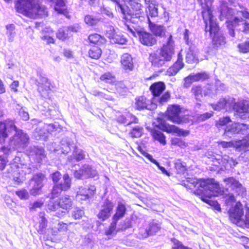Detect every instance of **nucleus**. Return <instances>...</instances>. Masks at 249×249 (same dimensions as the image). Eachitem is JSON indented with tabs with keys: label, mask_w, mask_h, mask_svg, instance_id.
<instances>
[{
	"label": "nucleus",
	"mask_w": 249,
	"mask_h": 249,
	"mask_svg": "<svg viewBox=\"0 0 249 249\" xmlns=\"http://www.w3.org/2000/svg\"><path fill=\"white\" fill-rule=\"evenodd\" d=\"M196 189L193 193L198 196L204 202L212 206L219 212L221 211L220 204L216 200H211L212 196H218L224 194L218 182L213 178H202L196 179L192 183Z\"/></svg>",
	"instance_id": "1"
},
{
	"label": "nucleus",
	"mask_w": 249,
	"mask_h": 249,
	"mask_svg": "<svg viewBox=\"0 0 249 249\" xmlns=\"http://www.w3.org/2000/svg\"><path fill=\"white\" fill-rule=\"evenodd\" d=\"M17 12L32 19L45 18L48 15L46 7L34 0H17L15 3Z\"/></svg>",
	"instance_id": "2"
},
{
	"label": "nucleus",
	"mask_w": 249,
	"mask_h": 249,
	"mask_svg": "<svg viewBox=\"0 0 249 249\" xmlns=\"http://www.w3.org/2000/svg\"><path fill=\"white\" fill-rule=\"evenodd\" d=\"M205 0H198L201 7V15L204 23V31L219 25L214 19L212 8V2Z\"/></svg>",
	"instance_id": "3"
},
{
	"label": "nucleus",
	"mask_w": 249,
	"mask_h": 249,
	"mask_svg": "<svg viewBox=\"0 0 249 249\" xmlns=\"http://www.w3.org/2000/svg\"><path fill=\"white\" fill-rule=\"evenodd\" d=\"M73 205V202L71 196L65 195L58 198L52 205H50L49 209L52 211H55L59 208L63 210L56 213V216L61 218L69 212L72 208Z\"/></svg>",
	"instance_id": "4"
},
{
	"label": "nucleus",
	"mask_w": 249,
	"mask_h": 249,
	"mask_svg": "<svg viewBox=\"0 0 249 249\" xmlns=\"http://www.w3.org/2000/svg\"><path fill=\"white\" fill-rule=\"evenodd\" d=\"M166 89V85L163 82L158 81L152 83L149 87V90L153 98L159 97L158 102L163 105L167 103L171 97L169 91H167L162 94Z\"/></svg>",
	"instance_id": "5"
},
{
	"label": "nucleus",
	"mask_w": 249,
	"mask_h": 249,
	"mask_svg": "<svg viewBox=\"0 0 249 249\" xmlns=\"http://www.w3.org/2000/svg\"><path fill=\"white\" fill-rule=\"evenodd\" d=\"M231 123V120L229 116H225L220 118L215 122V126L217 128L225 126L224 134H227L229 133L232 134H239L241 131L242 126L248 127V125L244 124L232 123L228 125V124Z\"/></svg>",
	"instance_id": "6"
},
{
	"label": "nucleus",
	"mask_w": 249,
	"mask_h": 249,
	"mask_svg": "<svg viewBox=\"0 0 249 249\" xmlns=\"http://www.w3.org/2000/svg\"><path fill=\"white\" fill-rule=\"evenodd\" d=\"M181 108L179 105H169L165 112V116L166 118L171 122L175 124H181L187 122L185 121L184 117L182 116Z\"/></svg>",
	"instance_id": "7"
},
{
	"label": "nucleus",
	"mask_w": 249,
	"mask_h": 249,
	"mask_svg": "<svg viewBox=\"0 0 249 249\" xmlns=\"http://www.w3.org/2000/svg\"><path fill=\"white\" fill-rule=\"evenodd\" d=\"M217 144L223 148L232 147L239 151L246 152L249 148V134L241 140L229 142L220 141L217 142Z\"/></svg>",
	"instance_id": "8"
},
{
	"label": "nucleus",
	"mask_w": 249,
	"mask_h": 249,
	"mask_svg": "<svg viewBox=\"0 0 249 249\" xmlns=\"http://www.w3.org/2000/svg\"><path fill=\"white\" fill-rule=\"evenodd\" d=\"M205 33H209L212 40V44L214 48L217 49L224 46L226 43V38L221 33L219 25L204 31Z\"/></svg>",
	"instance_id": "9"
},
{
	"label": "nucleus",
	"mask_w": 249,
	"mask_h": 249,
	"mask_svg": "<svg viewBox=\"0 0 249 249\" xmlns=\"http://www.w3.org/2000/svg\"><path fill=\"white\" fill-rule=\"evenodd\" d=\"M122 13L125 16H130L132 18H139L142 17L143 11L142 5L134 1H130L128 5L125 7L121 4L119 5Z\"/></svg>",
	"instance_id": "10"
},
{
	"label": "nucleus",
	"mask_w": 249,
	"mask_h": 249,
	"mask_svg": "<svg viewBox=\"0 0 249 249\" xmlns=\"http://www.w3.org/2000/svg\"><path fill=\"white\" fill-rule=\"evenodd\" d=\"M160 53L164 63L172 60L175 53V50L174 41L171 35H169L166 44H163L160 47Z\"/></svg>",
	"instance_id": "11"
},
{
	"label": "nucleus",
	"mask_w": 249,
	"mask_h": 249,
	"mask_svg": "<svg viewBox=\"0 0 249 249\" xmlns=\"http://www.w3.org/2000/svg\"><path fill=\"white\" fill-rule=\"evenodd\" d=\"M157 127L164 132L169 134L176 133L178 136L186 137L190 134L189 130L181 129L175 125L167 123L164 120L160 122Z\"/></svg>",
	"instance_id": "12"
},
{
	"label": "nucleus",
	"mask_w": 249,
	"mask_h": 249,
	"mask_svg": "<svg viewBox=\"0 0 249 249\" xmlns=\"http://www.w3.org/2000/svg\"><path fill=\"white\" fill-rule=\"evenodd\" d=\"M45 178V175L42 173H38L34 175L30 179V183L33 184L32 187L30 190V193L31 195L36 196L40 194L41 189L44 186L43 181Z\"/></svg>",
	"instance_id": "13"
},
{
	"label": "nucleus",
	"mask_w": 249,
	"mask_h": 249,
	"mask_svg": "<svg viewBox=\"0 0 249 249\" xmlns=\"http://www.w3.org/2000/svg\"><path fill=\"white\" fill-rule=\"evenodd\" d=\"M114 208L113 202L106 198L101 205V208L97 214V217L101 221H105L108 219L111 216Z\"/></svg>",
	"instance_id": "14"
},
{
	"label": "nucleus",
	"mask_w": 249,
	"mask_h": 249,
	"mask_svg": "<svg viewBox=\"0 0 249 249\" xmlns=\"http://www.w3.org/2000/svg\"><path fill=\"white\" fill-rule=\"evenodd\" d=\"M244 208L241 201H237L235 204L231 206L228 210V213L229 219L234 224L244 216Z\"/></svg>",
	"instance_id": "15"
},
{
	"label": "nucleus",
	"mask_w": 249,
	"mask_h": 249,
	"mask_svg": "<svg viewBox=\"0 0 249 249\" xmlns=\"http://www.w3.org/2000/svg\"><path fill=\"white\" fill-rule=\"evenodd\" d=\"M209 78L208 74L206 72L191 73L184 78L183 86L184 88H189L193 83L199 81H204Z\"/></svg>",
	"instance_id": "16"
},
{
	"label": "nucleus",
	"mask_w": 249,
	"mask_h": 249,
	"mask_svg": "<svg viewBox=\"0 0 249 249\" xmlns=\"http://www.w3.org/2000/svg\"><path fill=\"white\" fill-rule=\"evenodd\" d=\"M223 181L227 185L231 187V190L234 191L236 196H242L246 194L247 191L246 188L234 177L225 178Z\"/></svg>",
	"instance_id": "17"
},
{
	"label": "nucleus",
	"mask_w": 249,
	"mask_h": 249,
	"mask_svg": "<svg viewBox=\"0 0 249 249\" xmlns=\"http://www.w3.org/2000/svg\"><path fill=\"white\" fill-rule=\"evenodd\" d=\"M10 128L16 130L17 126L15 124L14 121L11 119H6L0 121V143H4L6 139L8 137L7 126Z\"/></svg>",
	"instance_id": "18"
},
{
	"label": "nucleus",
	"mask_w": 249,
	"mask_h": 249,
	"mask_svg": "<svg viewBox=\"0 0 249 249\" xmlns=\"http://www.w3.org/2000/svg\"><path fill=\"white\" fill-rule=\"evenodd\" d=\"M137 33L139 41L143 45L151 47L157 44V39L151 33L140 31Z\"/></svg>",
	"instance_id": "19"
},
{
	"label": "nucleus",
	"mask_w": 249,
	"mask_h": 249,
	"mask_svg": "<svg viewBox=\"0 0 249 249\" xmlns=\"http://www.w3.org/2000/svg\"><path fill=\"white\" fill-rule=\"evenodd\" d=\"M147 23L149 30L155 37L162 38L165 37L166 30L163 25L158 24L155 22L152 21L149 18H148Z\"/></svg>",
	"instance_id": "20"
},
{
	"label": "nucleus",
	"mask_w": 249,
	"mask_h": 249,
	"mask_svg": "<svg viewBox=\"0 0 249 249\" xmlns=\"http://www.w3.org/2000/svg\"><path fill=\"white\" fill-rule=\"evenodd\" d=\"M96 192L94 185H89L79 188L76 193V196L81 200H86L92 197Z\"/></svg>",
	"instance_id": "21"
},
{
	"label": "nucleus",
	"mask_w": 249,
	"mask_h": 249,
	"mask_svg": "<svg viewBox=\"0 0 249 249\" xmlns=\"http://www.w3.org/2000/svg\"><path fill=\"white\" fill-rule=\"evenodd\" d=\"M161 229L159 223L151 222L149 224L146 229H141L138 233L140 238L144 239L149 236H152L158 232Z\"/></svg>",
	"instance_id": "22"
},
{
	"label": "nucleus",
	"mask_w": 249,
	"mask_h": 249,
	"mask_svg": "<svg viewBox=\"0 0 249 249\" xmlns=\"http://www.w3.org/2000/svg\"><path fill=\"white\" fill-rule=\"evenodd\" d=\"M76 32L77 30L74 27H63L58 30L56 36L58 39L65 41L72 36L73 34Z\"/></svg>",
	"instance_id": "23"
},
{
	"label": "nucleus",
	"mask_w": 249,
	"mask_h": 249,
	"mask_svg": "<svg viewBox=\"0 0 249 249\" xmlns=\"http://www.w3.org/2000/svg\"><path fill=\"white\" fill-rule=\"evenodd\" d=\"M121 64L123 69L125 71H132L134 69L133 58L130 54L127 53L123 54L121 57Z\"/></svg>",
	"instance_id": "24"
},
{
	"label": "nucleus",
	"mask_w": 249,
	"mask_h": 249,
	"mask_svg": "<svg viewBox=\"0 0 249 249\" xmlns=\"http://www.w3.org/2000/svg\"><path fill=\"white\" fill-rule=\"evenodd\" d=\"M149 131L154 141L158 142L163 145L166 144V136L161 131L155 128H150Z\"/></svg>",
	"instance_id": "25"
},
{
	"label": "nucleus",
	"mask_w": 249,
	"mask_h": 249,
	"mask_svg": "<svg viewBox=\"0 0 249 249\" xmlns=\"http://www.w3.org/2000/svg\"><path fill=\"white\" fill-rule=\"evenodd\" d=\"M87 40L89 45H94V46H101L104 44L106 41L103 36L97 33L90 34Z\"/></svg>",
	"instance_id": "26"
},
{
	"label": "nucleus",
	"mask_w": 249,
	"mask_h": 249,
	"mask_svg": "<svg viewBox=\"0 0 249 249\" xmlns=\"http://www.w3.org/2000/svg\"><path fill=\"white\" fill-rule=\"evenodd\" d=\"M126 207L125 204L122 202H119L116 207L115 212L112 217V219L118 221L124 217L126 214Z\"/></svg>",
	"instance_id": "27"
},
{
	"label": "nucleus",
	"mask_w": 249,
	"mask_h": 249,
	"mask_svg": "<svg viewBox=\"0 0 249 249\" xmlns=\"http://www.w3.org/2000/svg\"><path fill=\"white\" fill-rule=\"evenodd\" d=\"M148 60L151 65L155 67L160 68L165 64L160 53L155 52L149 53Z\"/></svg>",
	"instance_id": "28"
},
{
	"label": "nucleus",
	"mask_w": 249,
	"mask_h": 249,
	"mask_svg": "<svg viewBox=\"0 0 249 249\" xmlns=\"http://www.w3.org/2000/svg\"><path fill=\"white\" fill-rule=\"evenodd\" d=\"M118 222L115 220L112 219V222L110 223L108 228L105 231V234L107 236H109L115 234L117 232L120 231H124L127 228V226L125 225H122L121 227L117 229V225Z\"/></svg>",
	"instance_id": "29"
},
{
	"label": "nucleus",
	"mask_w": 249,
	"mask_h": 249,
	"mask_svg": "<svg viewBox=\"0 0 249 249\" xmlns=\"http://www.w3.org/2000/svg\"><path fill=\"white\" fill-rule=\"evenodd\" d=\"M233 109L239 114H249V102L244 101L241 102L234 103Z\"/></svg>",
	"instance_id": "30"
},
{
	"label": "nucleus",
	"mask_w": 249,
	"mask_h": 249,
	"mask_svg": "<svg viewBox=\"0 0 249 249\" xmlns=\"http://www.w3.org/2000/svg\"><path fill=\"white\" fill-rule=\"evenodd\" d=\"M16 133L14 136L16 138L17 142L19 145H25L29 142V138L26 133H25L21 129H18L17 127L16 130H14Z\"/></svg>",
	"instance_id": "31"
},
{
	"label": "nucleus",
	"mask_w": 249,
	"mask_h": 249,
	"mask_svg": "<svg viewBox=\"0 0 249 249\" xmlns=\"http://www.w3.org/2000/svg\"><path fill=\"white\" fill-rule=\"evenodd\" d=\"M54 10L60 14H63L69 18V12L67 9L65 0H56L54 6Z\"/></svg>",
	"instance_id": "32"
},
{
	"label": "nucleus",
	"mask_w": 249,
	"mask_h": 249,
	"mask_svg": "<svg viewBox=\"0 0 249 249\" xmlns=\"http://www.w3.org/2000/svg\"><path fill=\"white\" fill-rule=\"evenodd\" d=\"M149 102V100L144 96H140L137 97L135 99L136 109L140 111L148 109V106Z\"/></svg>",
	"instance_id": "33"
},
{
	"label": "nucleus",
	"mask_w": 249,
	"mask_h": 249,
	"mask_svg": "<svg viewBox=\"0 0 249 249\" xmlns=\"http://www.w3.org/2000/svg\"><path fill=\"white\" fill-rule=\"evenodd\" d=\"M37 86V89L40 92L48 91L51 90V83L46 77H41L39 81L38 82Z\"/></svg>",
	"instance_id": "34"
},
{
	"label": "nucleus",
	"mask_w": 249,
	"mask_h": 249,
	"mask_svg": "<svg viewBox=\"0 0 249 249\" xmlns=\"http://www.w3.org/2000/svg\"><path fill=\"white\" fill-rule=\"evenodd\" d=\"M246 209V213L245 216L240 218L238 221L236 223L235 225L237 226L243 228H249V207L246 204L245 206Z\"/></svg>",
	"instance_id": "35"
},
{
	"label": "nucleus",
	"mask_w": 249,
	"mask_h": 249,
	"mask_svg": "<svg viewBox=\"0 0 249 249\" xmlns=\"http://www.w3.org/2000/svg\"><path fill=\"white\" fill-rule=\"evenodd\" d=\"M63 181L61 182H58L56 184L57 186L64 190V192H66L70 190L71 186V179L68 173H66L63 175L62 177Z\"/></svg>",
	"instance_id": "36"
},
{
	"label": "nucleus",
	"mask_w": 249,
	"mask_h": 249,
	"mask_svg": "<svg viewBox=\"0 0 249 249\" xmlns=\"http://www.w3.org/2000/svg\"><path fill=\"white\" fill-rule=\"evenodd\" d=\"M100 46H93L88 51V56L92 59H99L102 54V50Z\"/></svg>",
	"instance_id": "37"
},
{
	"label": "nucleus",
	"mask_w": 249,
	"mask_h": 249,
	"mask_svg": "<svg viewBox=\"0 0 249 249\" xmlns=\"http://www.w3.org/2000/svg\"><path fill=\"white\" fill-rule=\"evenodd\" d=\"M82 174L84 175L85 178H92L95 177L97 175V172L89 165H84L82 167Z\"/></svg>",
	"instance_id": "38"
},
{
	"label": "nucleus",
	"mask_w": 249,
	"mask_h": 249,
	"mask_svg": "<svg viewBox=\"0 0 249 249\" xmlns=\"http://www.w3.org/2000/svg\"><path fill=\"white\" fill-rule=\"evenodd\" d=\"M191 91L196 100L201 101V99L203 96V90L201 85H197L193 86Z\"/></svg>",
	"instance_id": "39"
},
{
	"label": "nucleus",
	"mask_w": 249,
	"mask_h": 249,
	"mask_svg": "<svg viewBox=\"0 0 249 249\" xmlns=\"http://www.w3.org/2000/svg\"><path fill=\"white\" fill-rule=\"evenodd\" d=\"M6 177L11 178L16 175H20V170L18 165L17 163H12L10 164V168L8 169L5 173Z\"/></svg>",
	"instance_id": "40"
},
{
	"label": "nucleus",
	"mask_w": 249,
	"mask_h": 249,
	"mask_svg": "<svg viewBox=\"0 0 249 249\" xmlns=\"http://www.w3.org/2000/svg\"><path fill=\"white\" fill-rule=\"evenodd\" d=\"M115 78L113 72L108 71L102 74L99 79L107 83L112 84L115 81Z\"/></svg>",
	"instance_id": "41"
},
{
	"label": "nucleus",
	"mask_w": 249,
	"mask_h": 249,
	"mask_svg": "<svg viewBox=\"0 0 249 249\" xmlns=\"http://www.w3.org/2000/svg\"><path fill=\"white\" fill-rule=\"evenodd\" d=\"M143 127L137 125L132 127L129 131V134L132 138H137L142 136V134Z\"/></svg>",
	"instance_id": "42"
},
{
	"label": "nucleus",
	"mask_w": 249,
	"mask_h": 249,
	"mask_svg": "<svg viewBox=\"0 0 249 249\" xmlns=\"http://www.w3.org/2000/svg\"><path fill=\"white\" fill-rule=\"evenodd\" d=\"M100 18H96L90 15H87L84 17V21L86 24L90 26L96 25L100 21Z\"/></svg>",
	"instance_id": "43"
},
{
	"label": "nucleus",
	"mask_w": 249,
	"mask_h": 249,
	"mask_svg": "<svg viewBox=\"0 0 249 249\" xmlns=\"http://www.w3.org/2000/svg\"><path fill=\"white\" fill-rule=\"evenodd\" d=\"M35 156L36 161L38 163L41 162L42 160L46 157L45 150L43 148H36L35 150Z\"/></svg>",
	"instance_id": "44"
},
{
	"label": "nucleus",
	"mask_w": 249,
	"mask_h": 249,
	"mask_svg": "<svg viewBox=\"0 0 249 249\" xmlns=\"http://www.w3.org/2000/svg\"><path fill=\"white\" fill-rule=\"evenodd\" d=\"M145 157L152 163L155 164L159 169L161 170L162 173L168 176H170V173L165 169V168L160 165V163L155 159H154L152 156L149 154H146Z\"/></svg>",
	"instance_id": "45"
},
{
	"label": "nucleus",
	"mask_w": 249,
	"mask_h": 249,
	"mask_svg": "<svg viewBox=\"0 0 249 249\" xmlns=\"http://www.w3.org/2000/svg\"><path fill=\"white\" fill-rule=\"evenodd\" d=\"M64 190L57 186L56 184H54L51 192V198L54 199L59 196Z\"/></svg>",
	"instance_id": "46"
},
{
	"label": "nucleus",
	"mask_w": 249,
	"mask_h": 249,
	"mask_svg": "<svg viewBox=\"0 0 249 249\" xmlns=\"http://www.w3.org/2000/svg\"><path fill=\"white\" fill-rule=\"evenodd\" d=\"M237 48L241 53H249V39L238 44Z\"/></svg>",
	"instance_id": "47"
},
{
	"label": "nucleus",
	"mask_w": 249,
	"mask_h": 249,
	"mask_svg": "<svg viewBox=\"0 0 249 249\" xmlns=\"http://www.w3.org/2000/svg\"><path fill=\"white\" fill-rule=\"evenodd\" d=\"M220 16L222 17L229 18L232 9L230 8L225 4H222L220 6Z\"/></svg>",
	"instance_id": "48"
},
{
	"label": "nucleus",
	"mask_w": 249,
	"mask_h": 249,
	"mask_svg": "<svg viewBox=\"0 0 249 249\" xmlns=\"http://www.w3.org/2000/svg\"><path fill=\"white\" fill-rule=\"evenodd\" d=\"M132 118L133 120L131 121H128L126 117L122 115L119 118L118 121L120 123L124 124L125 125H129L132 124H135L138 123L139 120L136 116H133Z\"/></svg>",
	"instance_id": "49"
},
{
	"label": "nucleus",
	"mask_w": 249,
	"mask_h": 249,
	"mask_svg": "<svg viewBox=\"0 0 249 249\" xmlns=\"http://www.w3.org/2000/svg\"><path fill=\"white\" fill-rule=\"evenodd\" d=\"M112 39L115 44L123 45L127 42V39L121 35L115 34L113 36Z\"/></svg>",
	"instance_id": "50"
},
{
	"label": "nucleus",
	"mask_w": 249,
	"mask_h": 249,
	"mask_svg": "<svg viewBox=\"0 0 249 249\" xmlns=\"http://www.w3.org/2000/svg\"><path fill=\"white\" fill-rule=\"evenodd\" d=\"M186 62L188 63H194L198 62V59L194 52L190 50L186 55Z\"/></svg>",
	"instance_id": "51"
},
{
	"label": "nucleus",
	"mask_w": 249,
	"mask_h": 249,
	"mask_svg": "<svg viewBox=\"0 0 249 249\" xmlns=\"http://www.w3.org/2000/svg\"><path fill=\"white\" fill-rule=\"evenodd\" d=\"M115 88L117 91L121 93L125 91L127 89V86L123 81H117L115 84Z\"/></svg>",
	"instance_id": "52"
},
{
	"label": "nucleus",
	"mask_w": 249,
	"mask_h": 249,
	"mask_svg": "<svg viewBox=\"0 0 249 249\" xmlns=\"http://www.w3.org/2000/svg\"><path fill=\"white\" fill-rule=\"evenodd\" d=\"M41 221L39 223L38 232L42 233L44 229L47 227V220L44 215L40 217Z\"/></svg>",
	"instance_id": "53"
},
{
	"label": "nucleus",
	"mask_w": 249,
	"mask_h": 249,
	"mask_svg": "<svg viewBox=\"0 0 249 249\" xmlns=\"http://www.w3.org/2000/svg\"><path fill=\"white\" fill-rule=\"evenodd\" d=\"M171 241L173 243L172 249H191L188 247L183 245L180 241L175 238L172 239Z\"/></svg>",
	"instance_id": "54"
},
{
	"label": "nucleus",
	"mask_w": 249,
	"mask_h": 249,
	"mask_svg": "<svg viewBox=\"0 0 249 249\" xmlns=\"http://www.w3.org/2000/svg\"><path fill=\"white\" fill-rule=\"evenodd\" d=\"M213 111L210 112H206L200 114L197 117V121L198 122H204L211 118L213 116Z\"/></svg>",
	"instance_id": "55"
},
{
	"label": "nucleus",
	"mask_w": 249,
	"mask_h": 249,
	"mask_svg": "<svg viewBox=\"0 0 249 249\" xmlns=\"http://www.w3.org/2000/svg\"><path fill=\"white\" fill-rule=\"evenodd\" d=\"M171 144L173 145L179 147L185 146L186 142L181 139L179 138H173L171 140Z\"/></svg>",
	"instance_id": "56"
},
{
	"label": "nucleus",
	"mask_w": 249,
	"mask_h": 249,
	"mask_svg": "<svg viewBox=\"0 0 249 249\" xmlns=\"http://www.w3.org/2000/svg\"><path fill=\"white\" fill-rule=\"evenodd\" d=\"M51 177L54 184H57L61 178L62 175L58 171H56L51 175Z\"/></svg>",
	"instance_id": "57"
},
{
	"label": "nucleus",
	"mask_w": 249,
	"mask_h": 249,
	"mask_svg": "<svg viewBox=\"0 0 249 249\" xmlns=\"http://www.w3.org/2000/svg\"><path fill=\"white\" fill-rule=\"evenodd\" d=\"M9 161L7 156L0 155V171H3L6 167Z\"/></svg>",
	"instance_id": "58"
},
{
	"label": "nucleus",
	"mask_w": 249,
	"mask_h": 249,
	"mask_svg": "<svg viewBox=\"0 0 249 249\" xmlns=\"http://www.w3.org/2000/svg\"><path fill=\"white\" fill-rule=\"evenodd\" d=\"M175 168L179 174H184L187 170L186 166L180 162L176 163Z\"/></svg>",
	"instance_id": "59"
},
{
	"label": "nucleus",
	"mask_w": 249,
	"mask_h": 249,
	"mask_svg": "<svg viewBox=\"0 0 249 249\" xmlns=\"http://www.w3.org/2000/svg\"><path fill=\"white\" fill-rule=\"evenodd\" d=\"M84 214V212L80 209H75L72 213V217L74 219H80Z\"/></svg>",
	"instance_id": "60"
},
{
	"label": "nucleus",
	"mask_w": 249,
	"mask_h": 249,
	"mask_svg": "<svg viewBox=\"0 0 249 249\" xmlns=\"http://www.w3.org/2000/svg\"><path fill=\"white\" fill-rule=\"evenodd\" d=\"M15 193L20 199H27L28 198V193L25 189L17 191Z\"/></svg>",
	"instance_id": "61"
},
{
	"label": "nucleus",
	"mask_w": 249,
	"mask_h": 249,
	"mask_svg": "<svg viewBox=\"0 0 249 249\" xmlns=\"http://www.w3.org/2000/svg\"><path fill=\"white\" fill-rule=\"evenodd\" d=\"M178 71L179 70L173 65L167 69L166 71V75L168 76H173L175 75Z\"/></svg>",
	"instance_id": "62"
},
{
	"label": "nucleus",
	"mask_w": 249,
	"mask_h": 249,
	"mask_svg": "<svg viewBox=\"0 0 249 249\" xmlns=\"http://www.w3.org/2000/svg\"><path fill=\"white\" fill-rule=\"evenodd\" d=\"M68 224L63 222H59L57 225V231L59 232H64L68 230Z\"/></svg>",
	"instance_id": "63"
},
{
	"label": "nucleus",
	"mask_w": 249,
	"mask_h": 249,
	"mask_svg": "<svg viewBox=\"0 0 249 249\" xmlns=\"http://www.w3.org/2000/svg\"><path fill=\"white\" fill-rule=\"evenodd\" d=\"M73 158L76 161H79L84 160L85 158V155L84 153L82 151H81L79 152L76 153L74 154Z\"/></svg>",
	"instance_id": "64"
}]
</instances>
